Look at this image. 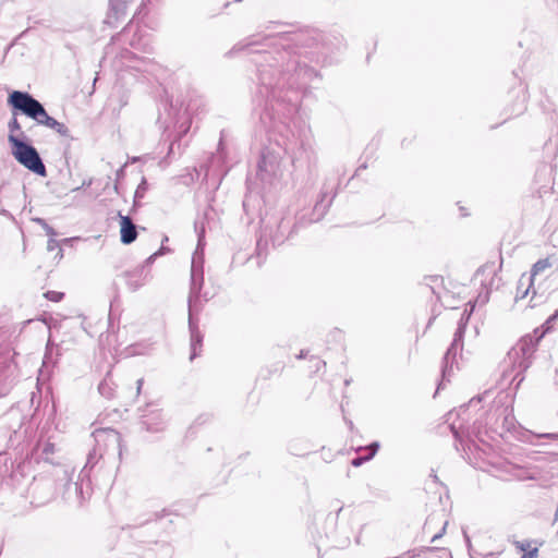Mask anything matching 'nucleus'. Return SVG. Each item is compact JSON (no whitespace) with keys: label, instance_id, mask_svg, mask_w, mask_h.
Segmentation results:
<instances>
[{"label":"nucleus","instance_id":"obj_29","mask_svg":"<svg viewBox=\"0 0 558 558\" xmlns=\"http://www.w3.org/2000/svg\"><path fill=\"white\" fill-rule=\"evenodd\" d=\"M371 459H366V456L365 457H357L355 459L352 460V465L357 468V466H361L364 462L366 461H369Z\"/></svg>","mask_w":558,"mask_h":558},{"label":"nucleus","instance_id":"obj_5","mask_svg":"<svg viewBox=\"0 0 558 558\" xmlns=\"http://www.w3.org/2000/svg\"><path fill=\"white\" fill-rule=\"evenodd\" d=\"M102 458V452L99 451L98 448L94 447L93 450L89 451L86 464L78 474L77 481L72 482L69 480L66 483L65 494L69 499H71L72 494H74V500L82 504L86 496H89L90 483L88 480V471H90Z\"/></svg>","mask_w":558,"mask_h":558},{"label":"nucleus","instance_id":"obj_39","mask_svg":"<svg viewBox=\"0 0 558 558\" xmlns=\"http://www.w3.org/2000/svg\"><path fill=\"white\" fill-rule=\"evenodd\" d=\"M284 151H286L287 154L291 155V157H292V158H294V157H295V151H294V149H293V148H291V147H286V148H284Z\"/></svg>","mask_w":558,"mask_h":558},{"label":"nucleus","instance_id":"obj_3","mask_svg":"<svg viewBox=\"0 0 558 558\" xmlns=\"http://www.w3.org/2000/svg\"><path fill=\"white\" fill-rule=\"evenodd\" d=\"M82 324L88 335L95 336L99 333L101 344L111 347L119 342V316H84Z\"/></svg>","mask_w":558,"mask_h":558},{"label":"nucleus","instance_id":"obj_12","mask_svg":"<svg viewBox=\"0 0 558 558\" xmlns=\"http://www.w3.org/2000/svg\"><path fill=\"white\" fill-rule=\"evenodd\" d=\"M282 173L281 158L278 153L266 150L258 162L257 174L263 181L270 182Z\"/></svg>","mask_w":558,"mask_h":558},{"label":"nucleus","instance_id":"obj_26","mask_svg":"<svg viewBox=\"0 0 558 558\" xmlns=\"http://www.w3.org/2000/svg\"><path fill=\"white\" fill-rule=\"evenodd\" d=\"M362 449L363 448H360V450H362ZM364 449L368 451V453L366 454V459H372L379 449V442L374 441L369 446L365 447Z\"/></svg>","mask_w":558,"mask_h":558},{"label":"nucleus","instance_id":"obj_9","mask_svg":"<svg viewBox=\"0 0 558 558\" xmlns=\"http://www.w3.org/2000/svg\"><path fill=\"white\" fill-rule=\"evenodd\" d=\"M141 426L148 433L163 432L168 424L167 414L156 402L147 403L140 409Z\"/></svg>","mask_w":558,"mask_h":558},{"label":"nucleus","instance_id":"obj_23","mask_svg":"<svg viewBox=\"0 0 558 558\" xmlns=\"http://www.w3.org/2000/svg\"><path fill=\"white\" fill-rule=\"evenodd\" d=\"M308 363H310L308 368L312 373H318L320 369L325 368V366H326L325 361H323L318 356H314V355L310 356Z\"/></svg>","mask_w":558,"mask_h":558},{"label":"nucleus","instance_id":"obj_34","mask_svg":"<svg viewBox=\"0 0 558 558\" xmlns=\"http://www.w3.org/2000/svg\"><path fill=\"white\" fill-rule=\"evenodd\" d=\"M446 525H447V522L444 524V526H442L441 531H440L439 533L435 534V535L432 537V543L436 542L437 539H439V538L444 535V533H445V531H446Z\"/></svg>","mask_w":558,"mask_h":558},{"label":"nucleus","instance_id":"obj_41","mask_svg":"<svg viewBox=\"0 0 558 558\" xmlns=\"http://www.w3.org/2000/svg\"><path fill=\"white\" fill-rule=\"evenodd\" d=\"M35 221H36L37 223H39L41 227H44L45 225H47V222H46L44 219H41V218H36V219H35Z\"/></svg>","mask_w":558,"mask_h":558},{"label":"nucleus","instance_id":"obj_10","mask_svg":"<svg viewBox=\"0 0 558 558\" xmlns=\"http://www.w3.org/2000/svg\"><path fill=\"white\" fill-rule=\"evenodd\" d=\"M95 447L102 452V457L118 453L121 456V435L114 429H96L93 433Z\"/></svg>","mask_w":558,"mask_h":558},{"label":"nucleus","instance_id":"obj_6","mask_svg":"<svg viewBox=\"0 0 558 558\" xmlns=\"http://www.w3.org/2000/svg\"><path fill=\"white\" fill-rule=\"evenodd\" d=\"M12 146V155L17 162L29 171L45 177L47 174L46 167L35 147L25 143L22 138L10 137Z\"/></svg>","mask_w":558,"mask_h":558},{"label":"nucleus","instance_id":"obj_36","mask_svg":"<svg viewBox=\"0 0 558 558\" xmlns=\"http://www.w3.org/2000/svg\"><path fill=\"white\" fill-rule=\"evenodd\" d=\"M161 254V251H158L156 253H154L153 255H150L147 259H146V264H150L153 263V260L156 258V256L160 255Z\"/></svg>","mask_w":558,"mask_h":558},{"label":"nucleus","instance_id":"obj_44","mask_svg":"<svg viewBox=\"0 0 558 558\" xmlns=\"http://www.w3.org/2000/svg\"><path fill=\"white\" fill-rule=\"evenodd\" d=\"M469 407H460V411L461 412H465L468 410Z\"/></svg>","mask_w":558,"mask_h":558},{"label":"nucleus","instance_id":"obj_15","mask_svg":"<svg viewBox=\"0 0 558 558\" xmlns=\"http://www.w3.org/2000/svg\"><path fill=\"white\" fill-rule=\"evenodd\" d=\"M551 262L549 260V258H543V259H539L537 260L532 269H531V275L530 277L527 278V282H529V286L521 291V286H523V279H524V276H522V278L520 279V286L518 288V294L521 293V298H525L529 293V290H530V286L532 284L533 282V279L536 275L545 271L546 269L550 268L551 267Z\"/></svg>","mask_w":558,"mask_h":558},{"label":"nucleus","instance_id":"obj_42","mask_svg":"<svg viewBox=\"0 0 558 558\" xmlns=\"http://www.w3.org/2000/svg\"><path fill=\"white\" fill-rule=\"evenodd\" d=\"M49 319H47V316H44V319L43 322L46 324V325H49L50 324V320L52 319V316H48Z\"/></svg>","mask_w":558,"mask_h":558},{"label":"nucleus","instance_id":"obj_46","mask_svg":"<svg viewBox=\"0 0 558 558\" xmlns=\"http://www.w3.org/2000/svg\"><path fill=\"white\" fill-rule=\"evenodd\" d=\"M342 511V507H339L337 510V515Z\"/></svg>","mask_w":558,"mask_h":558},{"label":"nucleus","instance_id":"obj_30","mask_svg":"<svg viewBox=\"0 0 558 558\" xmlns=\"http://www.w3.org/2000/svg\"><path fill=\"white\" fill-rule=\"evenodd\" d=\"M538 549L536 547L530 549L529 551H525L521 558H536L537 557Z\"/></svg>","mask_w":558,"mask_h":558},{"label":"nucleus","instance_id":"obj_35","mask_svg":"<svg viewBox=\"0 0 558 558\" xmlns=\"http://www.w3.org/2000/svg\"><path fill=\"white\" fill-rule=\"evenodd\" d=\"M450 428H451V432L453 433V435H454L457 438H458V437H460V434H459V430H458V429H461V428H462V425H460L459 427H457L454 423H451Z\"/></svg>","mask_w":558,"mask_h":558},{"label":"nucleus","instance_id":"obj_33","mask_svg":"<svg viewBox=\"0 0 558 558\" xmlns=\"http://www.w3.org/2000/svg\"><path fill=\"white\" fill-rule=\"evenodd\" d=\"M194 311H198L196 303L193 301L192 296L189 299V314H192Z\"/></svg>","mask_w":558,"mask_h":558},{"label":"nucleus","instance_id":"obj_2","mask_svg":"<svg viewBox=\"0 0 558 558\" xmlns=\"http://www.w3.org/2000/svg\"><path fill=\"white\" fill-rule=\"evenodd\" d=\"M557 317L558 316H549L541 328L534 330V335L522 337L519 342L509 350L506 362L520 371L527 369L531 365V359L535 352L537 342L554 328Z\"/></svg>","mask_w":558,"mask_h":558},{"label":"nucleus","instance_id":"obj_7","mask_svg":"<svg viewBox=\"0 0 558 558\" xmlns=\"http://www.w3.org/2000/svg\"><path fill=\"white\" fill-rule=\"evenodd\" d=\"M507 395L500 393L494 401V407L489 410L486 418V425L499 435L514 427V416L507 404Z\"/></svg>","mask_w":558,"mask_h":558},{"label":"nucleus","instance_id":"obj_22","mask_svg":"<svg viewBox=\"0 0 558 558\" xmlns=\"http://www.w3.org/2000/svg\"><path fill=\"white\" fill-rule=\"evenodd\" d=\"M9 128V136L8 141L10 142V137L13 136L14 138H21L20 136H23V132L21 131V124L17 121L16 118L11 119V121L8 124Z\"/></svg>","mask_w":558,"mask_h":558},{"label":"nucleus","instance_id":"obj_32","mask_svg":"<svg viewBox=\"0 0 558 558\" xmlns=\"http://www.w3.org/2000/svg\"><path fill=\"white\" fill-rule=\"evenodd\" d=\"M43 229L46 231V234H47V235H49L50 238H51V236H56V235H57V233H56V231L53 230V228H51L48 223H47V225H45V226L43 227Z\"/></svg>","mask_w":558,"mask_h":558},{"label":"nucleus","instance_id":"obj_47","mask_svg":"<svg viewBox=\"0 0 558 558\" xmlns=\"http://www.w3.org/2000/svg\"><path fill=\"white\" fill-rule=\"evenodd\" d=\"M64 476L68 477L69 476V471L68 470H64Z\"/></svg>","mask_w":558,"mask_h":558},{"label":"nucleus","instance_id":"obj_45","mask_svg":"<svg viewBox=\"0 0 558 558\" xmlns=\"http://www.w3.org/2000/svg\"><path fill=\"white\" fill-rule=\"evenodd\" d=\"M474 402H475V399H471V400H470V404H469V405H473V404H474Z\"/></svg>","mask_w":558,"mask_h":558},{"label":"nucleus","instance_id":"obj_21","mask_svg":"<svg viewBox=\"0 0 558 558\" xmlns=\"http://www.w3.org/2000/svg\"><path fill=\"white\" fill-rule=\"evenodd\" d=\"M463 535H464V539L466 542V545L469 547V551H470V555H471L472 558H493L494 557L495 554L493 551L482 553V551L475 549L471 545L470 537H469V535L466 534L465 531L463 532Z\"/></svg>","mask_w":558,"mask_h":558},{"label":"nucleus","instance_id":"obj_28","mask_svg":"<svg viewBox=\"0 0 558 558\" xmlns=\"http://www.w3.org/2000/svg\"><path fill=\"white\" fill-rule=\"evenodd\" d=\"M45 296L51 301L58 302L62 299L63 293L56 292V291H49L45 294Z\"/></svg>","mask_w":558,"mask_h":558},{"label":"nucleus","instance_id":"obj_24","mask_svg":"<svg viewBox=\"0 0 558 558\" xmlns=\"http://www.w3.org/2000/svg\"><path fill=\"white\" fill-rule=\"evenodd\" d=\"M442 283V278L439 276H428L424 278V284L430 288L433 293L436 292V288Z\"/></svg>","mask_w":558,"mask_h":558},{"label":"nucleus","instance_id":"obj_13","mask_svg":"<svg viewBox=\"0 0 558 558\" xmlns=\"http://www.w3.org/2000/svg\"><path fill=\"white\" fill-rule=\"evenodd\" d=\"M189 329L191 337L190 361H193L202 352V344L204 338L202 331L199 330L198 316H189Z\"/></svg>","mask_w":558,"mask_h":558},{"label":"nucleus","instance_id":"obj_38","mask_svg":"<svg viewBox=\"0 0 558 558\" xmlns=\"http://www.w3.org/2000/svg\"><path fill=\"white\" fill-rule=\"evenodd\" d=\"M477 333H478L477 324L475 323V324H473V328H472V330L470 332V336L471 337H475Z\"/></svg>","mask_w":558,"mask_h":558},{"label":"nucleus","instance_id":"obj_17","mask_svg":"<svg viewBox=\"0 0 558 558\" xmlns=\"http://www.w3.org/2000/svg\"><path fill=\"white\" fill-rule=\"evenodd\" d=\"M33 433L32 426L29 423H21L17 429H14L10 435V442L12 446H20L23 444L28 437H31Z\"/></svg>","mask_w":558,"mask_h":558},{"label":"nucleus","instance_id":"obj_27","mask_svg":"<svg viewBox=\"0 0 558 558\" xmlns=\"http://www.w3.org/2000/svg\"><path fill=\"white\" fill-rule=\"evenodd\" d=\"M515 547L520 550V551H529L531 549V543L527 542V541H517L515 543Z\"/></svg>","mask_w":558,"mask_h":558},{"label":"nucleus","instance_id":"obj_25","mask_svg":"<svg viewBox=\"0 0 558 558\" xmlns=\"http://www.w3.org/2000/svg\"><path fill=\"white\" fill-rule=\"evenodd\" d=\"M47 250L49 252L51 251H54V250H58L57 252V258L60 260L62 257H63V250L59 246V242L54 239V236H51L49 240H48V243H47Z\"/></svg>","mask_w":558,"mask_h":558},{"label":"nucleus","instance_id":"obj_18","mask_svg":"<svg viewBox=\"0 0 558 558\" xmlns=\"http://www.w3.org/2000/svg\"><path fill=\"white\" fill-rule=\"evenodd\" d=\"M57 447L50 441H39L36 446V456L49 463H53V454L57 452Z\"/></svg>","mask_w":558,"mask_h":558},{"label":"nucleus","instance_id":"obj_43","mask_svg":"<svg viewBox=\"0 0 558 558\" xmlns=\"http://www.w3.org/2000/svg\"><path fill=\"white\" fill-rule=\"evenodd\" d=\"M430 477H432L435 482H437V481H438V476H437L435 473H432V474H430Z\"/></svg>","mask_w":558,"mask_h":558},{"label":"nucleus","instance_id":"obj_48","mask_svg":"<svg viewBox=\"0 0 558 558\" xmlns=\"http://www.w3.org/2000/svg\"><path fill=\"white\" fill-rule=\"evenodd\" d=\"M517 369H518V373H517V374H514V377H518V375L522 372V371H520L519 368H517Z\"/></svg>","mask_w":558,"mask_h":558},{"label":"nucleus","instance_id":"obj_4","mask_svg":"<svg viewBox=\"0 0 558 558\" xmlns=\"http://www.w3.org/2000/svg\"><path fill=\"white\" fill-rule=\"evenodd\" d=\"M500 278L493 267H485L477 271L473 280L474 286H481L482 290L478 291L475 299H470L465 304L463 314H473L475 311H481L489 300V293L494 288L499 286Z\"/></svg>","mask_w":558,"mask_h":558},{"label":"nucleus","instance_id":"obj_16","mask_svg":"<svg viewBox=\"0 0 558 558\" xmlns=\"http://www.w3.org/2000/svg\"><path fill=\"white\" fill-rule=\"evenodd\" d=\"M132 0H110V9L108 13V23H113L112 19L118 22L126 15L128 7Z\"/></svg>","mask_w":558,"mask_h":558},{"label":"nucleus","instance_id":"obj_14","mask_svg":"<svg viewBox=\"0 0 558 558\" xmlns=\"http://www.w3.org/2000/svg\"><path fill=\"white\" fill-rule=\"evenodd\" d=\"M120 216V234L123 244H131L136 240V226L129 216Z\"/></svg>","mask_w":558,"mask_h":558},{"label":"nucleus","instance_id":"obj_31","mask_svg":"<svg viewBox=\"0 0 558 558\" xmlns=\"http://www.w3.org/2000/svg\"><path fill=\"white\" fill-rule=\"evenodd\" d=\"M539 438H549L553 440H558V433H546V434H539L537 435Z\"/></svg>","mask_w":558,"mask_h":558},{"label":"nucleus","instance_id":"obj_11","mask_svg":"<svg viewBox=\"0 0 558 558\" xmlns=\"http://www.w3.org/2000/svg\"><path fill=\"white\" fill-rule=\"evenodd\" d=\"M196 231L198 233V242L197 247L192 257V266H191V291L194 293L197 289L201 288V283L203 281V250H204V236H205V228L202 225L198 227V223L195 225Z\"/></svg>","mask_w":558,"mask_h":558},{"label":"nucleus","instance_id":"obj_1","mask_svg":"<svg viewBox=\"0 0 558 558\" xmlns=\"http://www.w3.org/2000/svg\"><path fill=\"white\" fill-rule=\"evenodd\" d=\"M9 105L20 110L28 118L33 119L37 124L53 130L61 136H70L69 128L50 117L44 106L26 92L14 90L8 99Z\"/></svg>","mask_w":558,"mask_h":558},{"label":"nucleus","instance_id":"obj_40","mask_svg":"<svg viewBox=\"0 0 558 558\" xmlns=\"http://www.w3.org/2000/svg\"><path fill=\"white\" fill-rule=\"evenodd\" d=\"M143 383H144V379H143V378L137 379V381H136V385H137V387H136V389H137V393H140V392H141V389H142Z\"/></svg>","mask_w":558,"mask_h":558},{"label":"nucleus","instance_id":"obj_8","mask_svg":"<svg viewBox=\"0 0 558 558\" xmlns=\"http://www.w3.org/2000/svg\"><path fill=\"white\" fill-rule=\"evenodd\" d=\"M472 316H466L465 319L462 317L458 324V329L454 332L453 341L445 353L442 366H441V380L438 384L437 391L445 387L446 383L450 381V377L453 374V365L456 363L457 347L458 342L466 331V327Z\"/></svg>","mask_w":558,"mask_h":558},{"label":"nucleus","instance_id":"obj_20","mask_svg":"<svg viewBox=\"0 0 558 558\" xmlns=\"http://www.w3.org/2000/svg\"><path fill=\"white\" fill-rule=\"evenodd\" d=\"M98 391L101 396H104L107 399H111L114 397L116 387L114 384L106 377L100 384L98 385Z\"/></svg>","mask_w":558,"mask_h":558},{"label":"nucleus","instance_id":"obj_37","mask_svg":"<svg viewBox=\"0 0 558 558\" xmlns=\"http://www.w3.org/2000/svg\"><path fill=\"white\" fill-rule=\"evenodd\" d=\"M308 352L306 350H301L300 353L296 355V359H305L307 357Z\"/></svg>","mask_w":558,"mask_h":558},{"label":"nucleus","instance_id":"obj_49","mask_svg":"<svg viewBox=\"0 0 558 558\" xmlns=\"http://www.w3.org/2000/svg\"><path fill=\"white\" fill-rule=\"evenodd\" d=\"M482 400H483V398H482V397H480V398L476 400V402H481Z\"/></svg>","mask_w":558,"mask_h":558},{"label":"nucleus","instance_id":"obj_50","mask_svg":"<svg viewBox=\"0 0 558 558\" xmlns=\"http://www.w3.org/2000/svg\"><path fill=\"white\" fill-rule=\"evenodd\" d=\"M555 314H558V310L555 312Z\"/></svg>","mask_w":558,"mask_h":558},{"label":"nucleus","instance_id":"obj_19","mask_svg":"<svg viewBox=\"0 0 558 558\" xmlns=\"http://www.w3.org/2000/svg\"><path fill=\"white\" fill-rule=\"evenodd\" d=\"M134 32L133 38L129 41L130 45L137 49H145L147 46V41L144 39L142 35H137L138 29H134L133 25H129L126 28L123 29L122 36H126L130 33Z\"/></svg>","mask_w":558,"mask_h":558}]
</instances>
